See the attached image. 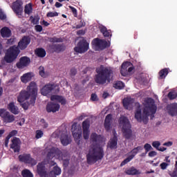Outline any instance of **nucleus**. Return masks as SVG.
I'll list each match as a JSON object with an SVG mask.
<instances>
[{"label": "nucleus", "instance_id": "2f4dec72", "mask_svg": "<svg viewBox=\"0 0 177 177\" xmlns=\"http://www.w3.org/2000/svg\"><path fill=\"white\" fill-rule=\"evenodd\" d=\"M100 32H102V35L105 37H111V30H107L106 26H102L100 28Z\"/></svg>", "mask_w": 177, "mask_h": 177}, {"label": "nucleus", "instance_id": "5701e85b", "mask_svg": "<svg viewBox=\"0 0 177 177\" xmlns=\"http://www.w3.org/2000/svg\"><path fill=\"white\" fill-rule=\"evenodd\" d=\"M60 133V140L61 143L63 145V146H67V145H69V143H71V138L68 137L67 135V133Z\"/></svg>", "mask_w": 177, "mask_h": 177}, {"label": "nucleus", "instance_id": "13d9d810", "mask_svg": "<svg viewBox=\"0 0 177 177\" xmlns=\"http://www.w3.org/2000/svg\"><path fill=\"white\" fill-rule=\"evenodd\" d=\"M35 31H37V32H41L42 31V30H43L42 26H41V25H36L35 26Z\"/></svg>", "mask_w": 177, "mask_h": 177}, {"label": "nucleus", "instance_id": "4468645a", "mask_svg": "<svg viewBox=\"0 0 177 177\" xmlns=\"http://www.w3.org/2000/svg\"><path fill=\"white\" fill-rule=\"evenodd\" d=\"M31 63V59L28 57H21L19 59V62L16 64L17 68H24V67H27Z\"/></svg>", "mask_w": 177, "mask_h": 177}, {"label": "nucleus", "instance_id": "6e6d98bb", "mask_svg": "<svg viewBox=\"0 0 177 177\" xmlns=\"http://www.w3.org/2000/svg\"><path fill=\"white\" fill-rule=\"evenodd\" d=\"M40 125L43 127V128H48V124L46 123V121L44 119L40 120Z\"/></svg>", "mask_w": 177, "mask_h": 177}, {"label": "nucleus", "instance_id": "423d86ee", "mask_svg": "<svg viewBox=\"0 0 177 177\" xmlns=\"http://www.w3.org/2000/svg\"><path fill=\"white\" fill-rule=\"evenodd\" d=\"M119 124L122 127V132L125 139L132 138V130H131V123L129 120L125 116H121L119 119Z\"/></svg>", "mask_w": 177, "mask_h": 177}, {"label": "nucleus", "instance_id": "37998d69", "mask_svg": "<svg viewBox=\"0 0 177 177\" xmlns=\"http://www.w3.org/2000/svg\"><path fill=\"white\" fill-rule=\"evenodd\" d=\"M22 176L24 177H33L32 173L28 169H24L22 171Z\"/></svg>", "mask_w": 177, "mask_h": 177}, {"label": "nucleus", "instance_id": "ea45409f", "mask_svg": "<svg viewBox=\"0 0 177 177\" xmlns=\"http://www.w3.org/2000/svg\"><path fill=\"white\" fill-rule=\"evenodd\" d=\"M167 97L169 99V100H174V99H176L177 92L176 91L169 92V93L167 95Z\"/></svg>", "mask_w": 177, "mask_h": 177}, {"label": "nucleus", "instance_id": "c85d7f7f", "mask_svg": "<svg viewBox=\"0 0 177 177\" xmlns=\"http://www.w3.org/2000/svg\"><path fill=\"white\" fill-rule=\"evenodd\" d=\"M35 53L38 57H45V56H46V50L43 48H37L35 50Z\"/></svg>", "mask_w": 177, "mask_h": 177}, {"label": "nucleus", "instance_id": "20e7f679", "mask_svg": "<svg viewBox=\"0 0 177 177\" xmlns=\"http://www.w3.org/2000/svg\"><path fill=\"white\" fill-rule=\"evenodd\" d=\"M37 84L32 82L28 86L27 91L22 90L20 91L17 97V102L19 103H23V102H26V100H28L30 97V103L32 106H34L35 104V100H37Z\"/></svg>", "mask_w": 177, "mask_h": 177}, {"label": "nucleus", "instance_id": "69168bd1", "mask_svg": "<svg viewBox=\"0 0 177 177\" xmlns=\"http://www.w3.org/2000/svg\"><path fill=\"white\" fill-rule=\"evenodd\" d=\"M170 175L171 177H177V167L174 168V171Z\"/></svg>", "mask_w": 177, "mask_h": 177}, {"label": "nucleus", "instance_id": "f257e3e1", "mask_svg": "<svg viewBox=\"0 0 177 177\" xmlns=\"http://www.w3.org/2000/svg\"><path fill=\"white\" fill-rule=\"evenodd\" d=\"M90 139L94 145L90 147L86 155L87 162L88 164H95L104 157V151L100 145H103L106 142V139L102 135H97L95 133L91 135Z\"/></svg>", "mask_w": 177, "mask_h": 177}, {"label": "nucleus", "instance_id": "a18cd8bd", "mask_svg": "<svg viewBox=\"0 0 177 177\" xmlns=\"http://www.w3.org/2000/svg\"><path fill=\"white\" fill-rule=\"evenodd\" d=\"M135 109H136V111H142L143 109V105L140 104V103L139 102H136Z\"/></svg>", "mask_w": 177, "mask_h": 177}, {"label": "nucleus", "instance_id": "b1692460", "mask_svg": "<svg viewBox=\"0 0 177 177\" xmlns=\"http://www.w3.org/2000/svg\"><path fill=\"white\" fill-rule=\"evenodd\" d=\"M60 109V105L59 104H55L50 102L46 106L47 111H59Z\"/></svg>", "mask_w": 177, "mask_h": 177}, {"label": "nucleus", "instance_id": "79ce46f5", "mask_svg": "<svg viewBox=\"0 0 177 177\" xmlns=\"http://www.w3.org/2000/svg\"><path fill=\"white\" fill-rule=\"evenodd\" d=\"M124 86V83L121 81H118L114 84V88H115V89H122Z\"/></svg>", "mask_w": 177, "mask_h": 177}, {"label": "nucleus", "instance_id": "f3484780", "mask_svg": "<svg viewBox=\"0 0 177 177\" xmlns=\"http://www.w3.org/2000/svg\"><path fill=\"white\" fill-rule=\"evenodd\" d=\"M145 108L149 111H157V106L153 98H148L146 100Z\"/></svg>", "mask_w": 177, "mask_h": 177}, {"label": "nucleus", "instance_id": "680f3d73", "mask_svg": "<svg viewBox=\"0 0 177 177\" xmlns=\"http://www.w3.org/2000/svg\"><path fill=\"white\" fill-rule=\"evenodd\" d=\"M82 27H85V22L80 21V24L76 25V28H82Z\"/></svg>", "mask_w": 177, "mask_h": 177}, {"label": "nucleus", "instance_id": "9b49d317", "mask_svg": "<svg viewBox=\"0 0 177 177\" xmlns=\"http://www.w3.org/2000/svg\"><path fill=\"white\" fill-rule=\"evenodd\" d=\"M91 44L97 49H100V50H103V49H106V48H107V41L99 38L93 39Z\"/></svg>", "mask_w": 177, "mask_h": 177}, {"label": "nucleus", "instance_id": "603ef678", "mask_svg": "<svg viewBox=\"0 0 177 177\" xmlns=\"http://www.w3.org/2000/svg\"><path fill=\"white\" fill-rule=\"evenodd\" d=\"M144 149L146 150L147 153L148 151H150V150H153V147H151V145L147 143L145 145Z\"/></svg>", "mask_w": 177, "mask_h": 177}, {"label": "nucleus", "instance_id": "6ab92c4d", "mask_svg": "<svg viewBox=\"0 0 177 177\" xmlns=\"http://www.w3.org/2000/svg\"><path fill=\"white\" fill-rule=\"evenodd\" d=\"M20 145H21L20 139L14 137L12 140L11 149H14L15 153H18L20 151Z\"/></svg>", "mask_w": 177, "mask_h": 177}, {"label": "nucleus", "instance_id": "bf43d9fd", "mask_svg": "<svg viewBox=\"0 0 177 177\" xmlns=\"http://www.w3.org/2000/svg\"><path fill=\"white\" fill-rule=\"evenodd\" d=\"M168 165H169V164L167 163V162H162L160 164V167L161 168V169H167V167H168Z\"/></svg>", "mask_w": 177, "mask_h": 177}, {"label": "nucleus", "instance_id": "cd10ccee", "mask_svg": "<svg viewBox=\"0 0 177 177\" xmlns=\"http://www.w3.org/2000/svg\"><path fill=\"white\" fill-rule=\"evenodd\" d=\"M32 78V75H31V73H27L21 77V82H24V84H27V82H30Z\"/></svg>", "mask_w": 177, "mask_h": 177}, {"label": "nucleus", "instance_id": "de8ad7c7", "mask_svg": "<svg viewBox=\"0 0 177 177\" xmlns=\"http://www.w3.org/2000/svg\"><path fill=\"white\" fill-rule=\"evenodd\" d=\"M30 20H31V23L32 24H38L39 23V19L32 17V16H30Z\"/></svg>", "mask_w": 177, "mask_h": 177}, {"label": "nucleus", "instance_id": "f03ea898", "mask_svg": "<svg viewBox=\"0 0 177 177\" xmlns=\"http://www.w3.org/2000/svg\"><path fill=\"white\" fill-rule=\"evenodd\" d=\"M30 42L31 38H30V37L24 36L19 41L18 46H12L6 50L3 60L1 61V64H5V62L9 64L13 63V62L19 57V55H20V50H24V49H26Z\"/></svg>", "mask_w": 177, "mask_h": 177}, {"label": "nucleus", "instance_id": "7ed1b4c3", "mask_svg": "<svg viewBox=\"0 0 177 177\" xmlns=\"http://www.w3.org/2000/svg\"><path fill=\"white\" fill-rule=\"evenodd\" d=\"M97 74L95 76V81L96 84L99 85H104L106 84H110L111 82V78H113V75L114 71L111 66H104L101 65L99 68H96Z\"/></svg>", "mask_w": 177, "mask_h": 177}, {"label": "nucleus", "instance_id": "412c9836", "mask_svg": "<svg viewBox=\"0 0 177 177\" xmlns=\"http://www.w3.org/2000/svg\"><path fill=\"white\" fill-rule=\"evenodd\" d=\"M132 66V63L129 62H124L122 66H121V69H120V74L123 77H127L128 75V68Z\"/></svg>", "mask_w": 177, "mask_h": 177}, {"label": "nucleus", "instance_id": "4d7b16f0", "mask_svg": "<svg viewBox=\"0 0 177 177\" xmlns=\"http://www.w3.org/2000/svg\"><path fill=\"white\" fill-rule=\"evenodd\" d=\"M91 100H92L93 102H97V100H99V99L97 98V95L95 93L91 94Z\"/></svg>", "mask_w": 177, "mask_h": 177}, {"label": "nucleus", "instance_id": "0eeeda50", "mask_svg": "<svg viewBox=\"0 0 177 177\" xmlns=\"http://www.w3.org/2000/svg\"><path fill=\"white\" fill-rule=\"evenodd\" d=\"M59 92H60V87L56 83H48L41 89V93L43 96H50L53 94H57Z\"/></svg>", "mask_w": 177, "mask_h": 177}, {"label": "nucleus", "instance_id": "774afa93", "mask_svg": "<svg viewBox=\"0 0 177 177\" xmlns=\"http://www.w3.org/2000/svg\"><path fill=\"white\" fill-rule=\"evenodd\" d=\"M154 156H157V152H156L154 151H151L149 153V157H154Z\"/></svg>", "mask_w": 177, "mask_h": 177}, {"label": "nucleus", "instance_id": "7c9ffc66", "mask_svg": "<svg viewBox=\"0 0 177 177\" xmlns=\"http://www.w3.org/2000/svg\"><path fill=\"white\" fill-rule=\"evenodd\" d=\"M118 105L115 103H111L108 107L104 109V111H118Z\"/></svg>", "mask_w": 177, "mask_h": 177}, {"label": "nucleus", "instance_id": "8fccbe9b", "mask_svg": "<svg viewBox=\"0 0 177 177\" xmlns=\"http://www.w3.org/2000/svg\"><path fill=\"white\" fill-rule=\"evenodd\" d=\"M43 136H44V132H42V131L37 130L36 131V136H35L36 139H39L42 138Z\"/></svg>", "mask_w": 177, "mask_h": 177}, {"label": "nucleus", "instance_id": "c9c22d12", "mask_svg": "<svg viewBox=\"0 0 177 177\" xmlns=\"http://www.w3.org/2000/svg\"><path fill=\"white\" fill-rule=\"evenodd\" d=\"M73 136L77 143V145H80V139L82 138V133H73Z\"/></svg>", "mask_w": 177, "mask_h": 177}, {"label": "nucleus", "instance_id": "0e129e2a", "mask_svg": "<svg viewBox=\"0 0 177 177\" xmlns=\"http://www.w3.org/2000/svg\"><path fill=\"white\" fill-rule=\"evenodd\" d=\"M15 135H17V131L16 130H13L12 132H10L7 137L11 138L12 136H15Z\"/></svg>", "mask_w": 177, "mask_h": 177}, {"label": "nucleus", "instance_id": "c756f323", "mask_svg": "<svg viewBox=\"0 0 177 177\" xmlns=\"http://www.w3.org/2000/svg\"><path fill=\"white\" fill-rule=\"evenodd\" d=\"M71 131L72 133H82V129H81V126L77 125V123H73Z\"/></svg>", "mask_w": 177, "mask_h": 177}, {"label": "nucleus", "instance_id": "393cba45", "mask_svg": "<svg viewBox=\"0 0 177 177\" xmlns=\"http://www.w3.org/2000/svg\"><path fill=\"white\" fill-rule=\"evenodd\" d=\"M2 38H9L12 35V30L8 27H3L0 30Z\"/></svg>", "mask_w": 177, "mask_h": 177}, {"label": "nucleus", "instance_id": "e2e57ef3", "mask_svg": "<svg viewBox=\"0 0 177 177\" xmlns=\"http://www.w3.org/2000/svg\"><path fill=\"white\" fill-rule=\"evenodd\" d=\"M70 9L71 10V12L73 13V15L75 17H77V9L74 7H70Z\"/></svg>", "mask_w": 177, "mask_h": 177}, {"label": "nucleus", "instance_id": "bb28decb", "mask_svg": "<svg viewBox=\"0 0 177 177\" xmlns=\"http://www.w3.org/2000/svg\"><path fill=\"white\" fill-rule=\"evenodd\" d=\"M108 147L112 150L117 149V137L114 136L110 139L108 142Z\"/></svg>", "mask_w": 177, "mask_h": 177}, {"label": "nucleus", "instance_id": "72a5a7b5", "mask_svg": "<svg viewBox=\"0 0 177 177\" xmlns=\"http://www.w3.org/2000/svg\"><path fill=\"white\" fill-rule=\"evenodd\" d=\"M24 12L26 15H31L32 13V4H26L24 8Z\"/></svg>", "mask_w": 177, "mask_h": 177}, {"label": "nucleus", "instance_id": "c03bdc74", "mask_svg": "<svg viewBox=\"0 0 177 177\" xmlns=\"http://www.w3.org/2000/svg\"><path fill=\"white\" fill-rule=\"evenodd\" d=\"M59 16V12H48L46 14V17H57Z\"/></svg>", "mask_w": 177, "mask_h": 177}, {"label": "nucleus", "instance_id": "a211bd4d", "mask_svg": "<svg viewBox=\"0 0 177 177\" xmlns=\"http://www.w3.org/2000/svg\"><path fill=\"white\" fill-rule=\"evenodd\" d=\"M133 102H134V100L131 97L124 98L122 100L123 107H124L126 110H129V111L132 110V107L133 106Z\"/></svg>", "mask_w": 177, "mask_h": 177}, {"label": "nucleus", "instance_id": "6e6552de", "mask_svg": "<svg viewBox=\"0 0 177 177\" xmlns=\"http://www.w3.org/2000/svg\"><path fill=\"white\" fill-rule=\"evenodd\" d=\"M156 111H137L135 113V118L138 122H143L145 125L149 122V117L151 120H153Z\"/></svg>", "mask_w": 177, "mask_h": 177}, {"label": "nucleus", "instance_id": "3c124183", "mask_svg": "<svg viewBox=\"0 0 177 177\" xmlns=\"http://www.w3.org/2000/svg\"><path fill=\"white\" fill-rule=\"evenodd\" d=\"M153 147H155L157 150H158L160 146H161V143L159 141H154L152 142Z\"/></svg>", "mask_w": 177, "mask_h": 177}, {"label": "nucleus", "instance_id": "58836bf2", "mask_svg": "<svg viewBox=\"0 0 177 177\" xmlns=\"http://www.w3.org/2000/svg\"><path fill=\"white\" fill-rule=\"evenodd\" d=\"M126 174L127 175H138V174H139V171L134 167H131L126 171Z\"/></svg>", "mask_w": 177, "mask_h": 177}, {"label": "nucleus", "instance_id": "4be33fe9", "mask_svg": "<svg viewBox=\"0 0 177 177\" xmlns=\"http://www.w3.org/2000/svg\"><path fill=\"white\" fill-rule=\"evenodd\" d=\"M106 131H109L113 128V119L111 118V114L106 115L104 124Z\"/></svg>", "mask_w": 177, "mask_h": 177}, {"label": "nucleus", "instance_id": "49530a36", "mask_svg": "<svg viewBox=\"0 0 177 177\" xmlns=\"http://www.w3.org/2000/svg\"><path fill=\"white\" fill-rule=\"evenodd\" d=\"M90 133H91V131L89 130H83L84 139H85V140L89 139Z\"/></svg>", "mask_w": 177, "mask_h": 177}, {"label": "nucleus", "instance_id": "09e8293b", "mask_svg": "<svg viewBox=\"0 0 177 177\" xmlns=\"http://www.w3.org/2000/svg\"><path fill=\"white\" fill-rule=\"evenodd\" d=\"M30 105L32 106L31 104V103H30L28 102H24L23 104H21V107L24 109V110H28V107Z\"/></svg>", "mask_w": 177, "mask_h": 177}, {"label": "nucleus", "instance_id": "e433bc0d", "mask_svg": "<svg viewBox=\"0 0 177 177\" xmlns=\"http://www.w3.org/2000/svg\"><path fill=\"white\" fill-rule=\"evenodd\" d=\"M7 108L9 111H17V110H19V108H17L16 105H15V102H10L8 104Z\"/></svg>", "mask_w": 177, "mask_h": 177}, {"label": "nucleus", "instance_id": "39448f33", "mask_svg": "<svg viewBox=\"0 0 177 177\" xmlns=\"http://www.w3.org/2000/svg\"><path fill=\"white\" fill-rule=\"evenodd\" d=\"M47 157L49 160H52V158H53L61 160L62 161H63V165H64L65 167H68L70 161L68 154L63 153L62 151L55 147H53L50 149L47 154Z\"/></svg>", "mask_w": 177, "mask_h": 177}, {"label": "nucleus", "instance_id": "052dcab7", "mask_svg": "<svg viewBox=\"0 0 177 177\" xmlns=\"http://www.w3.org/2000/svg\"><path fill=\"white\" fill-rule=\"evenodd\" d=\"M6 19V15L2 12V10L0 9V19L5 20Z\"/></svg>", "mask_w": 177, "mask_h": 177}, {"label": "nucleus", "instance_id": "338daca9", "mask_svg": "<svg viewBox=\"0 0 177 177\" xmlns=\"http://www.w3.org/2000/svg\"><path fill=\"white\" fill-rule=\"evenodd\" d=\"M77 74V69L73 68L71 69V75H75Z\"/></svg>", "mask_w": 177, "mask_h": 177}, {"label": "nucleus", "instance_id": "f704fd0d", "mask_svg": "<svg viewBox=\"0 0 177 177\" xmlns=\"http://www.w3.org/2000/svg\"><path fill=\"white\" fill-rule=\"evenodd\" d=\"M166 109L167 111H177V103L168 104Z\"/></svg>", "mask_w": 177, "mask_h": 177}, {"label": "nucleus", "instance_id": "a878e982", "mask_svg": "<svg viewBox=\"0 0 177 177\" xmlns=\"http://www.w3.org/2000/svg\"><path fill=\"white\" fill-rule=\"evenodd\" d=\"M51 100H56L59 103H61V104H66L67 103V101L66 100V98L62 95H51L50 97Z\"/></svg>", "mask_w": 177, "mask_h": 177}, {"label": "nucleus", "instance_id": "473e14b6", "mask_svg": "<svg viewBox=\"0 0 177 177\" xmlns=\"http://www.w3.org/2000/svg\"><path fill=\"white\" fill-rule=\"evenodd\" d=\"M169 73V69L167 68H165L160 71L159 72V80H164L167 75H168V73Z\"/></svg>", "mask_w": 177, "mask_h": 177}, {"label": "nucleus", "instance_id": "2eb2a0df", "mask_svg": "<svg viewBox=\"0 0 177 177\" xmlns=\"http://www.w3.org/2000/svg\"><path fill=\"white\" fill-rule=\"evenodd\" d=\"M0 117L3 122H13L15 121V115L8 111H0Z\"/></svg>", "mask_w": 177, "mask_h": 177}, {"label": "nucleus", "instance_id": "5fc2aeb1", "mask_svg": "<svg viewBox=\"0 0 177 177\" xmlns=\"http://www.w3.org/2000/svg\"><path fill=\"white\" fill-rule=\"evenodd\" d=\"M166 115H170V117H177V111H167Z\"/></svg>", "mask_w": 177, "mask_h": 177}, {"label": "nucleus", "instance_id": "9d476101", "mask_svg": "<svg viewBox=\"0 0 177 177\" xmlns=\"http://www.w3.org/2000/svg\"><path fill=\"white\" fill-rule=\"evenodd\" d=\"M12 9L17 16H21L23 14V1L17 0L12 3Z\"/></svg>", "mask_w": 177, "mask_h": 177}, {"label": "nucleus", "instance_id": "dca6fc26", "mask_svg": "<svg viewBox=\"0 0 177 177\" xmlns=\"http://www.w3.org/2000/svg\"><path fill=\"white\" fill-rule=\"evenodd\" d=\"M50 50L52 53H60V52H64L66 50V46L64 44H52L49 46Z\"/></svg>", "mask_w": 177, "mask_h": 177}, {"label": "nucleus", "instance_id": "1a4fd4ad", "mask_svg": "<svg viewBox=\"0 0 177 177\" xmlns=\"http://www.w3.org/2000/svg\"><path fill=\"white\" fill-rule=\"evenodd\" d=\"M89 49V43L85 39H82L77 43V46L74 48L77 53H85Z\"/></svg>", "mask_w": 177, "mask_h": 177}, {"label": "nucleus", "instance_id": "864d4df0", "mask_svg": "<svg viewBox=\"0 0 177 177\" xmlns=\"http://www.w3.org/2000/svg\"><path fill=\"white\" fill-rule=\"evenodd\" d=\"M39 75H41V77H46V74H45V69L44 68V67H39Z\"/></svg>", "mask_w": 177, "mask_h": 177}, {"label": "nucleus", "instance_id": "4c0bfd02", "mask_svg": "<svg viewBox=\"0 0 177 177\" xmlns=\"http://www.w3.org/2000/svg\"><path fill=\"white\" fill-rule=\"evenodd\" d=\"M49 42H51L52 44L58 43V42H63V38L59 37L57 38L56 37H48Z\"/></svg>", "mask_w": 177, "mask_h": 177}, {"label": "nucleus", "instance_id": "a19ab883", "mask_svg": "<svg viewBox=\"0 0 177 177\" xmlns=\"http://www.w3.org/2000/svg\"><path fill=\"white\" fill-rule=\"evenodd\" d=\"M89 127H91V124L88 120H85L82 122L83 131H89Z\"/></svg>", "mask_w": 177, "mask_h": 177}, {"label": "nucleus", "instance_id": "ddd939ff", "mask_svg": "<svg viewBox=\"0 0 177 177\" xmlns=\"http://www.w3.org/2000/svg\"><path fill=\"white\" fill-rule=\"evenodd\" d=\"M143 148H142V147H138L136 148H134L130 153H131V155L129 156L128 158H127L126 159H124L120 164L121 167L125 165V164H128V162H129V161H131V160H132L133 158V157H135V156H136V154H138L139 150H142Z\"/></svg>", "mask_w": 177, "mask_h": 177}, {"label": "nucleus", "instance_id": "f8f14e48", "mask_svg": "<svg viewBox=\"0 0 177 177\" xmlns=\"http://www.w3.org/2000/svg\"><path fill=\"white\" fill-rule=\"evenodd\" d=\"M19 161L21 162H26L27 164H31L32 165H37V160H34L30 154H24L19 156Z\"/></svg>", "mask_w": 177, "mask_h": 177}, {"label": "nucleus", "instance_id": "aec40b11", "mask_svg": "<svg viewBox=\"0 0 177 177\" xmlns=\"http://www.w3.org/2000/svg\"><path fill=\"white\" fill-rule=\"evenodd\" d=\"M62 174V169L58 166H55L53 169L48 174L46 173V177H57Z\"/></svg>", "mask_w": 177, "mask_h": 177}]
</instances>
